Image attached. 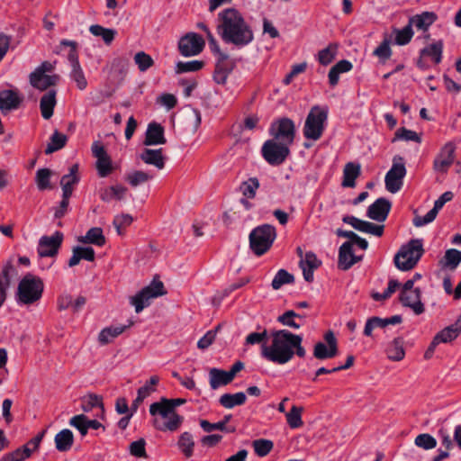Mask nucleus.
Instances as JSON below:
<instances>
[{"label":"nucleus","instance_id":"nucleus-1","mask_svg":"<svg viewBox=\"0 0 461 461\" xmlns=\"http://www.w3.org/2000/svg\"><path fill=\"white\" fill-rule=\"evenodd\" d=\"M216 32L223 42L239 48L249 45L254 40L250 24L234 7L225 8L217 14Z\"/></svg>","mask_w":461,"mask_h":461},{"label":"nucleus","instance_id":"nucleus-2","mask_svg":"<svg viewBox=\"0 0 461 461\" xmlns=\"http://www.w3.org/2000/svg\"><path fill=\"white\" fill-rule=\"evenodd\" d=\"M270 344L261 345V356L269 362L285 365L291 361L296 354L300 357L306 355L302 346L303 338L287 330H273L270 334Z\"/></svg>","mask_w":461,"mask_h":461},{"label":"nucleus","instance_id":"nucleus-3","mask_svg":"<svg viewBox=\"0 0 461 461\" xmlns=\"http://www.w3.org/2000/svg\"><path fill=\"white\" fill-rule=\"evenodd\" d=\"M185 399L161 398L149 406V413L154 417L152 424L160 431H176L184 421V417L176 412V408L185 402Z\"/></svg>","mask_w":461,"mask_h":461},{"label":"nucleus","instance_id":"nucleus-4","mask_svg":"<svg viewBox=\"0 0 461 461\" xmlns=\"http://www.w3.org/2000/svg\"><path fill=\"white\" fill-rule=\"evenodd\" d=\"M44 291V283L40 276L26 274L19 282L16 292L18 304L31 305L41 300Z\"/></svg>","mask_w":461,"mask_h":461},{"label":"nucleus","instance_id":"nucleus-5","mask_svg":"<svg viewBox=\"0 0 461 461\" xmlns=\"http://www.w3.org/2000/svg\"><path fill=\"white\" fill-rule=\"evenodd\" d=\"M328 120V108L326 106L314 105L311 108L303 126V136L307 140L316 141L323 134Z\"/></svg>","mask_w":461,"mask_h":461},{"label":"nucleus","instance_id":"nucleus-6","mask_svg":"<svg viewBox=\"0 0 461 461\" xmlns=\"http://www.w3.org/2000/svg\"><path fill=\"white\" fill-rule=\"evenodd\" d=\"M424 252L421 240H411L402 246L394 257L397 268L402 271L412 269Z\"/></svg>","mask_w":461,"mask_h":461},{"label":"nucleus","instance_id":"nucleus-7","mask_svg":"<svg viewBox=\"0 0 461 461\" xmlns=\"http://www.w3.org/2000/svg\"><path fill=\"white\" fill-rule=\"evenodd\" d=\"M276 238V231L274 226L263 224L255 228L249 234V246L252 251L261 256L272 246Z\"/></svg>","mask_w":461,"mask_h":461},{"label":"nucleus","instance_id":"nucleus-8","mask_svg":"<svg viewBox=\"0 0 461 461\" xmlns=\"http://www.w3.org/2000/svg\"><path fill=\"white\" fill-rule=\"evenodd\" d=\"M54 68V63L43 61L29 75L31 86L40 91H46L50 87L56 86L59 80V76L47 74L52 72Z\"/></svg>","mask_w":461,"mask_h":461},{"label":"nucleus","instance_id":"nucleus-9","mask_svg":"<svg viewBox=\"0 0 461 461\" xmlns=\"http://www.w3.org/2000/svg\"><path fill=\"white\" fill-rule=\"evenodd\" d=\"M164 285L161 281L153 280L149 285L145 286L134 296L130 298V303L135 308V312L140 313L144 308L150 304V300L162 296L166 294Z\"/></svg>","mask_w":461,"mask_h":461},{"label":"nucleus","instance_id":"nucleus-10","mask_svg":"<svg viewBox=\"0 0 461 461\" xmlns=\"http://www.w3.org/2000/svg\"><path fill=\"white\" fill-rule=\"evenodd\" d=\"M290 145L276 141L275 140H267L262 146L261 153L265 160L272 165H281L290 154Z\"/></svg>","mask_w":461,"mask_h":461},{"label":"nucleus","instance_id":"nucleus-11","mask_svg":"<svg viewBox=\"0 0 461 461\" xmlns=\"http://www.w3.org/2000/svg\"><path fill=\"white\" fill-rule=\"evenodd\" d=\"M269 134L272 140L292 145L295 137L294 122L286 117L278 119L271 123Z\"/></svg>","mask_w":461,"mask_h":461},{"label":"nucleus","instance_id":"nucleus-12","mask_svg":"<svg viewBox=\"0 0 461 461\" xmlns=\"http://www.w3.org/2000/svg\"><path fill=\"white\" fill-rule=\"evenodd\" d=\"M394 158L390 170L386 173L384 183L386 190L392 194L397 193L403 185V178L406 175V168L402 158Z\"/></svg>","mask_w":461,"mask_h":461},{"label":"nucleus","instance_id":"nucleus-13","mask_svg":"<svg viewBox=\"0 0 461 461\" xmlns=\"http://www.w3.org/2000/svg\"><path fill=\"white\" fill-rule=\"evenodd\" d=\"M62 45L71 47L68 53V61L71 66L70 77L76 82L77 86L80 90H84L87 86V81L83 72V69L78 61V56L76 50L77 42L72 41L64 40L61 41Z\"/></svg>","mask_w":461,"mask_h":461},{"label":"nucleus","instance_id":"nucleus-14","mask_svg":"<svg viewBox=\"0 0 461 461\" xmlns=\"http://www.w3.org/2000/svg\"><path fill=\"white\" fill-rule=\"evenodd\" d=\"M63 238V233L59 230L51 236H42L38 243V255L41 258L55 257L61 247Z\"/></svg>","mask_w":461,"mask_h":461},{"label":"nucleus","instance_id":"nucleus-15","mask_svg":"<svg viewBox=\"0 0 461 461\" xmlns=\"http://www.w3.org/2000/svg\"><path fill=\"white\" fill-rule=\"evenodd\" d=\"M326 343L317 342L313 348V356L320 360L330 359L338 355V342L333 331L329 330L324 334Z\"/></svg>","mask_w":461,"mask_h":461},{"label":"nucleus","instance_id":"nucleus-16","mask_svg":"<svg viewBox=\"0 0 461 461\" xmlns=\"http://www.w3.org/2000/svg\"><path fill=\"white\" fill-rule=\"evenodd\" d=\"M204 47L203 39L194 32L183 36L178 42V50L182 56L191 57L198 55Z\"/></svg>","mask_w":461,"mask_h":461},{"label":"nucleus","instance_id":"nucleus-17","mask_svg":"<svg viewBox=\"0 0 461 461\" xmlns=\"http://www.w3.org/2000/svg\"><path fill=\"white\" fill-rule=\"evenodd\" d=\"M92 153L97 159L96 168L99 176L101 177L108 176L112 171V163L104 147L99 141H95L92 145Z\"/></svg>","mask_w":461,"mask_h":461},{"label":"nucleus","instance_id":"nucleus-18","mask_svg":"<svg viewBox=\"0 0 461 461\" xmlns=\"http://www.w3.org/2000/svg\"><path fill=\"white\" fill-rule=\"evenodd\" d=\"M234 67L235 63L229 59L227 54L220 53L213 73L214 81L219 85H224Z\"/></svg>","mask_w":461,"mask_h":461},{"label":"nucleus","instance_id":"nucleus-19","mask_svg":"<svg viewBox=\"0 0 461 461\" xmlns=\"http://www.w3.org/2000/svg\"><path fill=\"white\" fill-rule=\"evenodd\" d=\"M342 221L345 223L351 225L358 231L372 234L376 237H381L384 233V225H377L370 221L360 220L355 216L346 215L343 217Z\"/></svg>","mask_w":461,"mask_h":461},{"label":"nucleus","instance_id":"nucleus-20","mask_svg":"<svg viewBox=\"0 0 461 461\" xmlns=\"http://www.w3.org/2000/svg\"><path fill=\"white\" fill-rule=\"evenodd\" d=\"M298 253L300 255V267L303 270V277L307 282H312L313 280V272L316 270L321 265V261L319 260L316 255L309 251L303 257V251L299 248Z\"/></svg>","mask_w":461,"mask_h":461},{"label":"nucleus","instance_id":"nucleus-21","mask_svg":"<svg viewBox=\"0 0 461 461\" xmlns=\"http://www.w3.org/2000/svg\"><path fill=\"white\" fill-rule=\"evenodd\" d=\"M420 296L421 292L419 288H415L413 291L401 292L400 302L404 307L411 308L415 314L420 315L425 311Z\"/></svg>","mask_w":461,"mask_h":461},{"label":"nucleus","instance_id":"nucleus-22","mask_svg":"<svg viewBox=\"0 0 461 461\" xmlns=\"http://www.w3.org/2000/svg\"><path fill=\"white\" fill-rule=\"evenodd\" d=\"M392 204L386 198L375 200L367 209L366 215L376 221H384L390 212Z\"/></svg>","mask_w":461,"mask_h":461},{"label":"nucleus","instance_id":"nucleus-23","mask_svg":"<svg viewBox=\"0 0 461 461\" xmlns=\"http://www.w3.org/2000/svg\"><path fill=\"white\" fill-rule=\"evenodd\" d=\"M402 321L401 315H393L389 318H380V317H371L367 319L365 329L364 335L366 337H372L373 330L376 328L384 329L388 325H395L401 323Z\"/></svg>","mask_w":461,"mask_h":461},{"label":"nucleus","instance_id":"nucleus-24","mask_svg":"<svg viewBox=\"0 0 461 461\" xmlns=\"http://www.w3.org/2000/svg\"><path fill=\"white\" fill-rule=\"evenodd\" d=\"M361 257H357L353 253L352 242H344L339 250L338 266L342 270L349 269L354 264L361 260Z\"/></svg>","mask_w":461,"mask_h":461},{"label":"nucleus","instance_id":"nucleus-25","mask_svg":"<svg viewBox=\"0 0 461 461\" xmlns=\"http://www.w3.org/2000/svg\"><path fill=\"white\" fill-rule=\"evenodd\" d=\"M166 142L164 128L159 123L150 122L145 133L144 145L154 146L165 144Z\"/></svg>","mask_w":461,"mask_h":461},{"label":"nucleus","instance_id":"nucleus-26","mask_svg":"<svg viewBox=\"0 0 461 461\" xmlns=\"http://www.w3.org/2000/svg\"><path fill=\"white\" fill-rule=\"evenodd\" d=\"M162 149H144L140 154V158L148 165L154 166L158 170L165 167V157Z\"/></svg>","mask_w":461,"mask_h":461},{"label":"nucleus","instance_id":"nucleus-27","mask_svg":"<svg viewBox=\"0 0 461 461\" xmlns=\"http://www.w3.org/2000/svg\"><path fill=\"white\" fill-rule=\"evenodd\" d=\"M21 101L17 93L13 90H3L0 92V110L3 113L17 109Z\"/></svg>","mask_w":461,"mask_h":461},{"label":"nucleus","instance_id":"nucleus-28","mask_svg":"<svg viewBox=\"0 0 461 461\" xmlns=\"http://www.w3.org/2000/svg\"><path fill=\"white\" fill-rule=\"evenodd\" d=\"M56 95L57 91L55 89H49L41 98V113L45 120H49L53 115L54 108L57 104Z\"/></svg>","mask_w":461,"mask_h":461},{"label":"nucleus","instance_id":"nucleus-29","mask_svg":"<svg viewBox=\"0 0 461 461\" xmlns=\"http://www.w3.org/2000/svg\"><path fill=\"white\" fill-rule=\"evenodd\" d=\"M95 250L91 247H75L72 249V257L68 260V266L73 267L78 265L81 259L92 262L95 260Z\"/></svg>","mask_w":461,"mask_h":461},{"label":"nucleus","instance_id":"nucleus-30","mask_svg":"<svg viewBox=\"0 0 461 461\" xmlns=\"http://www.w3.org/2000/svg\"><path fill=\"white\" fill-rule=\"evenodd\" d=\"M361 167L357 163L348 162L345 165L343 169L342 186L355 187L356 179L359 176Z\"/></svg>","mask_w":461,"mask_h":461},{"label":"nucleus","instance_id":"nucleus-31","mask_svg":"<svg viewBox=\"0 0 461 461\" xmlns=\"http://www.w3.org/2000/svg\"><path fill=\"white\" fill-rule=\"evenodd\" d=\"M232 378L228 373L218 368H212L209 371V382L212 389L215 390L220 386L227 385L232 382Z\"/></svg>","mask_w":461,"mask_h":461},{"label":"nucleus","instance_id":"nucleus-32","mask_svg":"<svg viewBox=\"0 0 461 461\" xmlns=\"http://www.w3.org/2000/svg\"><path fill=\"white\" fill-rule=\"evenodd\" d=\"M158 382L159 377L158 375H152L143 386L138 389L137 397L132 403L135 409L138 408L139 404L141 403L145 398L156 391V385Z\"/></svg>","mask_w":461,"mask_h":461},{"label":"nucleus","instance_id":"nucleus-33","mask_svg":"<svg viewBox=\"0 0 461 461\" xmlns=\"http://www.w3.org/2000/svg\"><path fill=\"white\" fill-rule=\"evenodd\" d=\"M77 240L84 244H93L102 247L105 244V237L103 230L99 227H93L89 229L85 236L78 237Z\"/></svg>","mask_w":461,"mask_h":461},{"label":"nucleus","instance_id":"nucleus-34","mask_svg":"<svg viewBox=\"0 0 461 461\" xmlns=\"http://www.w3.org/2000/svg\"><path fill=\"white\" fill-rule=\"evenodd\" d=\"M404 340L402 338H395L392 340L387 348L386 355L387 357L392 361H401L404 358L405 350H404Z\"/></svg>","mask_w":461,"mask_h":461},{"label":"nucleus","instance_id":"nucleus-35","mask_svg":"<svg viewBox=\"0 0 461 461\" xmlns=\"http://www.w3.org/2000/svg\"><path fill=\"white\" fill-rule=\"evenodd\" d=\"M78 166L74 164L69 168V173L64 175L61 177L60 185L62 187V193L64 194L71 195L73 193V186L79 181V177L77 176Z\"/></svg>","mask_w":461,"mask_h":461},{"label":"nucleus","instance_id":"nucleus-36","mask_svg":"<svg viewBox=\"0 0 461 461\" xmlns=\"http://www.w3.org/2000/svg\"><path fill=\"white\" fill-rule=\"evenodd\" d=\"M55 447L60 452L68 451L74 443V435L68 429H64L56 434Z\"/></svg>","mask_w":461,"mask_h":461},{"label":"nucleus","instance_id":"nucleus-37","mask_svg":"<svg viewBox=\"0 0 461 461\" xmlns=\"http://www.w3.org/2000/svg\"><path fill=\"white\" fill-rule=\"evenodd\" d=\"M127 193V188L122 185H112L100 190V198L104 202L112 200H122Z\"/></svg>","mask_w":461,"mask_h":461},{"label":"nucleus","instance_id":"nucleus-38","mask_svg":"<svg viewBox=\"0 0 461 461\" xmlns=\"http://www.w3.org/2000/svg\"><path fill=\"white\" fill-rule=\"evenodd\" d=\"M231 417L232 416L230 414L225 415L221 420L216 421V423H211L208 420H202L200 421V426L206 432H212L214 429H219L227 433H232L236 429L235 427L227 426V423L230 420Z\"/></svg>","mask_w":461,"mask_h":461},{"label":"nucleus","instance_id":"nucleus-39","mask_svg":"<svg viewBox=\"0 0 461 461\" xmlns=\"http://www.w3.org/2000/svg\"><path fill=\"white\" fill-rule=\"evenodd\" d=\"M133 324L130 321L128 325H119L104 328L101 330L98 336V340L102 345L108 344L111 340L121 335L127 328Z\"/></svg>","mask_w":461,"mask_h":461},{"label":"nucleus","instance_id":"nucleus-40","mask_svg":"<svg viewBox=\"0 0 461 461\" xmlns=\"http://www.w3.org/2000/svg\"><path fill=\"white\" fill-rule=\"evenodd\" d=\"M435 20L436 15L433 13L424 12L421 14L411 17L409 23L411 27L414 26L418 30L427 31Z\"/></svg>","mask_w":461,"mask_h":461},{"label":"nucleus","instance_id":"nucleus-41","mask_svg":"<svg viewBox=\"0 0 461 461\" xmlns=\"http://www.w3.org/2000/svg\"><path fill=\"white\" fill-rule=\"evenodd\" d=\"M305 316L296 313L294 311L289 310L278 316L277 321L285 326H288L293 329H299Z\"/></svg>","mask_w":461,"mask_h":461},{"label":"nucleus","instance_id":"nucleus-42","mask_svg":"<svg viewBox=\"0 0 461 461\" xmlns=\"http://www.w3.org/2000/svg\"><path fill=\"white\" fill-rule=\"evenodd\" d=\"M247 400V396L244 393L239 392L236 393H224L222 394L220 399L219 402L221 406H223L226 409H231L235 406H240L245 403Z\"/></svg>","mask_w":461,"mask_h":461},{"label":"nucleus","instance_id":"nucleus-43","mask_svg":"<svg viewBox=\"0 0 461 461\" xmlns=\"http://www.w3.org/2000/svg\"><path fill=\"white\" fill-rule=\"evenodd\" d=\"M154 175L150 172L142 170H134L125 176V181L132 187H137L140 185L145 184L151 180Z\"/></svg>","mask_w":461,"mask_h":461},{"label":"nucleus","instance_id":"nucleus-44","mask_svg":"<svg viewBox=\"0 0 461 461\" xmlns=\"http://www.w3.org/2000/svg\"><path fill=\"white\" fill-rule=\"evenodd\" d=\"M460 330L458 327L454 324L447 326L443 329L434 337V345H438L439 343H447L454 340L460 333Z\"/></svg>","mask_w":461,"mask_h":461},{"label":"nucleus","instance_id":"nucleus-45","mask_svg":"<svg viewBox=\"0 0 461 461\" xmlns=\"http://www.w3.org/2000/svg\"><path fill=\"white\" fill-rule=\"evenodd\" d=\"M98 408L102 414H104L103 398L97 394H88L81 400V409L85 412H89L94 409Z\"/></svg>","mask_w":461,"mask_h":461},{"label":"nucleus","instance_id":"nucleus-46","mask_svg":"<svg viewBox=\"0 0 461 461\" xmlns=\"http://www.w3.org/2000/svg\"><path fill=\"white\" fill-rule=\"evenodd\" d=\"M442 50L443 44L442 41H438L429 46L425 47L420 51L421 57L430 58V59L435 63L438 64L441 61L442 58Z\"/></svg>","mask_w":461,"mask_h":461},{"label":"nucleus","instance_id":"nucleus-47","mask_svg":"<svg viewBox=\"0 0 461 461\" xmlns=\"http://www.w3.org/2000/svg\"><path fill=\"white\" fill-rule=\"evenodd\" d=\"M177 446L186 458L191 457L194 448V441L192 434L187 431L182 433L177 441Z\"/></svg>","mask_w":461,"mask_h":461},{"label":"nucleus","instance_id":"nucleus-48","mask_svg":"<svg viewBox=\"0 0 461 461\" xmlns=\"http://www.w3.org/2000/svg\"><path fill=\"white\" fill-rule=\"evenodd\" d=\"M68 138L65 134L60 133L57 130L54 131L50 136V142L48 143L45 153L51 154L59 149H61L67 143Z\"/></svg>","mask_w":461,"mask_h":461},{"label":"nucleus","instance_id":"nucleus-49","mask_svg":"<svg viewBox=\"0 0 461 461\" xmlns=\"http://www.w3.org/2000/svg\"><path fill=\"white\" fill-rule=\"evenodd\" d=\"M303 407L293 405L288 412H285L286 421L291 429H298L303 425L302 414Z\"/></svg>","mask_w":461,"mask_h":461},{"label":"nucleus","instance_id":"nucleus-50","mask_svg":"<svg viewBox=\"0 0 461 461\" xmlns=\"http://www.w3.org/2000/svg\"><path fill=\"white\" fill-rule=\"evenodd\" d=\"M89 32L94 36L101 37L107 45L112 43L117 34V32L114 29L104 28L98 24L91 25Z\"/></svg>","mask_w":461,"mask_h":461},{"label":"nucleus","instance_id":"nucleus-51","mask_svg":"<svg viewBox=\"0 0 461 461\" xmlns=\"http://www.w3.org/2000/svg\"><path fill=\"white\" fill-rule=\"evenodd\" d=\"M259 181L257 177H250L241 183L240 190L244 197L253 199L256 196L257 190L259 188Z\"/></svg>","mask_w":461,"mask_h":461},{"label":"nucleus","instance_id":"nucleus-52","mask_svg":"<svg viewBox=\"0 0 461 461\" xmlns=\"http://www.w3.org/2000/svg\"><path fill=\"white\" fill-rule=\"evenodd\" d=\"M460 262L461 251L455 249H447L443 259L441 260L442 266L445 267H449L450 269H456Z\"/></svg>","mask_w":461,"mask_h":461},{"label":"nucleus","instance_id":"nucleus-53","mask_svg":"<svg viewBox=\"0 0 461 461\" xmlns=\"http://www.w3.org/2000/svg\"><path fill=\"white\" fill-rule=\"evenodd\" d=\"M204 66L203 61L201 60H191V61H179L176 65V73L182 74L186 72L199 71Z\"/></svg>","mask_w":461,"mask_h":461},{"label":"nucleus","instance_id":"nucleus-54","mask_svg":"<svg viewBox=\"0 0 461 461\" xmlns=\"http://www.w3.org/2000/svg\"><path fill=\"white\" fill-rule=\"evenodd\" d=\"M51 174L52 172L49 168H41L37 170L35 181L39 190L43 191L50 188V179Z\"/></svg>","mask_w":461,"mask_h":461},{"label":"nucleus","instance_id":"nucleus-55","mask_svg":"<svg viewBox=\"0 0 461 461\" xmlns=\"http://www.w3.org/2000/svg\"><path fill=\"white\" fill-rule=\"evenodd\" d=\"M32 454V450L26 446L17 448L14 451L5 454L0 461H23Z\"/></svg>","mask_w":461,"mask_h":461},{"label":"nucleus","instance_id":"nucleus-56","mask_svg":"<svg viewBox=\"0 0 461 461\" xmlns=\"http://www.w3.org/2000/svg\"><path fill=\"white\" fill-rule=\"evenodd\" d=\"M337 49V45L330 44L327 48L320 50L318 53L319 62L323 66L330 64L336 57Z\"/></svg>","mask_w":461,"mask_h":461},{"label":"nucleus","instance_id":"nucleus-57","mask_svg":"<svg viewBox=\"0 0 461 461\" xmlns=\"http://www.w3.org/2000/svg\"><path fill=\"white\" fill-rule=\"evenodd\" d=\"M294 282L293 275L289 274L285 269H280L275 276L272 281V287L275 290H278L282 285L291 284Z\"/></svg>","mask_w":461,"mask_h":461},{"label":"nucleus","instance_id":"nucleus-58","mask_svg":"<svg viewBox=\"0 0 461 461\" xmlns=\"http://www.w3.org/2000/svg\"><path fill=\"white\" fill-rule=\"evenodd\" d=\"M134 61L141 72L148 70L154 65L151 56L144 51L137 52L134 56Z\"/></svg>","mask_w":461,"mask_h":461},{"label":"nucleus","instance_id":"nucleus-59","mask_svg":"<svg viewBox=\"0 0 461 461\" xmlns=\"http://www.w3.org/2000/svg\"><path fill=\"white\" fill-rule=\"evenodd\" d=\"M414 443L417 447L429 450L436 447L437 440L430 434L423 433L415 438Z\"/></svg>","mask_w":461,"mask_h":461},{"label":"nucleus","instance_id":"nucleus-60","mask_svg":"<svg viewBox=\"0 0 461 461\" xmlns=\"http://www.w3.org/2000/svg\"><path fill=\"white\" fill-rule=\"evenodd\" d=\"M69 425L76 428L81 434V436H86L87 434V416L85 414H78L73 416L69 420Z\"/></svg>","mask_w":461,"mask_h":461},{"label":"nucleus","instance_id":"nucleus-61","mask_svg":"<svg viewBox=\"0 0 461 461\" xmlns=\"http://www.w3.org/2000/svg\"><path fill=\"white\" fill-rule=\"evenodd\" d=\"M273 447V442L268 439H257L253 441L254 451L258 456H267Z\"/></svg>","mask_w":461,"mask_h":461},{"label":"nucleus","instance_id":"nucleus-62","mask_svg":"<svg viewBox=\"0 0 461 461\" xmlns=\"http://www.w3.org/2000/svg\"><path fill=\"white\" fill-rule=\"evenodd\" d=\"M413 36V31L410 23L402 30H395V43L398 45L407 44Z\"/></svg>","mask_w":461,"mask_h":461},{"label":"nucleus","instance_id":"nucleus-63","mask_svg":"<svg viewBox=\"0 0 461 461\" xmlns=\"http://www.w3.org/2000/svg\"><path fill=\"white\" fill-rule=\"evenodd\" d=\"M133 221V218L131 215L127 213H122L116 215L113 219V224L116 229V231L119 235L122 234L123 229L130 226Z\"/></svg>","mask_w":461,"mask_h":461},{"label":"nucleus","instance_id":"nucleus-64","mask_svg":"<svg viewBox=\"0 0 461 461\" xmlns=\"http://www.w3.org/2000/svg\"><path fill=\"white\" fill-rule=\"evenodd\" d=\"M396 140H411L417 143L421 142V138L418 135V133L414 131L408 130L406 128H400L395 132V137L393 141Z\"/></svg>","mask_w":461,"mask_h":461}]
</instances>
